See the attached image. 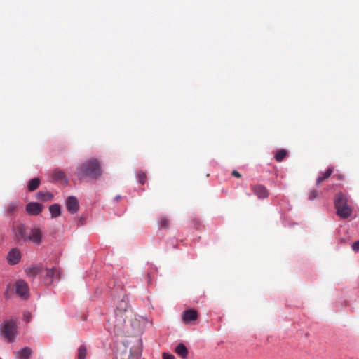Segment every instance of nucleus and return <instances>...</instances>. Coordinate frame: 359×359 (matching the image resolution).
Returning <instances> with one entry per match:
<instances>
[{
	"label": "nucleus",
	"mask_w": 359,
	"mask_h": 359,
	"mask_svg": "<svg viewBox=\"0 0 359 359\" xmlns=\"http://www.w3.org/2000/svg\"><path fill=\"white\" fill-rule=\"evenodd\" d=\"M126 318H128L127 311L118 309L115 311L114 316L108 320V330L116 335H129L130 330L125 327Z\"/></svg>",
	"instance_id": "f257e3e1"
},
{
	"label": "nucleus",
	"mask_w": 359,
	"mask_h": 359,
	"mask_svg": "<svg viewBox=\"0 0 359 359\" xmlns=\"http://www.w3.org/2000/svg\"><path fill=\"white\" fill-rule=\"evenodd\" d=\"M79 178L88 177L92 179H97L102 175L100 165L97 159L91 158L83 163L76 172Z\"/></svg>",
	"instance_id": "f03ea898"
},
{
	"label": "nucleus",
	"mask_w": 359,
	"mask_h": 359,
	"mask_svg": "<svg viewBox=\"0 0 359 359\" xmlns=\"http://www.w3.org/2000/svg\"><path fill=\"white\" fill-rule=\"evenodd\" d=\"M334 207L337 215L341 219H346L352 214V209L348 205V199L343 193H338L334 198Z\"/></svg>",
	"instance_id": "7ed1b4c3"
},
{
	"label": "nucleus",
	"mask_w": 359,
	"mask_h": 359,
	"mask_svg": "<svg viewBox=\"0 0 359 359\" xmlns=\"http://www.w3.org/2000/svg\"><path fill=\"white\" fill-rule=\"evenodd\" d=\"M16 330V323L13 320L5 322L1 327V334L8 342H11L15 339Z\"/></svg>",
	"instance_id": "20e7f679"
},
{
	"label": "nucleus",
	"mask_w": 359,
	"mask_h": 359,
	"mask_svg": "<svg viewBox=\"0 0 359 359\" xmlns=\"http://www.w3.org/2000/svg\"><path fill=\"white\" fill-rule=\"evenodd\" d=\"M13 232L15 238L18 243L27 241V229L25 225L21 224L15 225L13 226Z\"/></svg>",
	"instance_id": "39448f33"
},
{
	"label": "nucleus",
	"mask_w": 359,
	"mask_h": 359,
	"mask_svg": "<svg viewBox=\"0 0 359 359\" xmlns=\"http://www.w3.org/2000/svg\"><path fill=\"white\" fill-rule=\"evenodd\" d=\"M15 292L16 294L22 299H27L29 297V287L25 281L23 280H18L15 283Z\"/></svg>",
	"instance_id": "423d86ee"
},
{
	"label": "nucleus",
	"mask_w": 359,
	"mask_h": 359,
	"mask_svg": "<svg viewBox=\"0 0 359 359\" xmlns=\"http://www.w3.org/2000/svg\"><path fill=\"white\" fill-rule=\"evenodd\" d=\"M66 206L71 214H75L79 209V201L74 196H69L67 198Z\"/></svg>",
	"instance_id": "0eeeda50"
},
{
	"label": "nucleus",
	"mask_w": 359,
	"mask_h": 359,
	"mask_svg": "<svg viewBox=\"0 0 359 359\" xmlns=\"http://www.w3.org/2000/svg\"><path fill=\"white\" fill-rule=\"evenodd\" d=\"M198 318V313L195 309H188L183 312L182 315V320L184 323H189L191 321L196 320Z\"/></svg>",
	"instance_id": "6e6552de"
},
{
	"label": "nucleus",
	"mask_w": 359,
	"mask_h": 359,
	"mask_svg": "<svg viewBox=\"0 0 359 359\" xmlns=\"http://www.w3.org/2000/svg\"><path fill=\"white\" fill-rule=\"evenodd\" d=\"M21 259V254L18 249H12L7 255V261L11 265L18 264Z\"/></svg>",
	"instance_id": "1a4fd4ad"
},
{
	"label": "nucleus",
	"mask_w": 359,
	"mask_h": 359,
	"mask_svg": "<svg viewBox=\"0 0 359 359\" xmlns=\"http://www.w3.org/2000/svg\"><path fill=\"white\" fill-rule=\"evenodd\" d=\"M42 233L38 228L32 229L28 235L27 241H32L36 245H39L41 243Z\"/></svg>",
	"instance_id": "9d476101"
},
{
	"label": "nucleus",
	"mask_w": 359,
	"mask_h": 359,
	"mask_svg": "<svg viewBox=\"0 0 359 359\" xmlns=\"http://www.w3.org/2000/svg\"><path fill=\"white\" fill-rule=\"evenodd\" d=\"M251 189L253 193L260 199L266 198L268 197L269 194L268 191L265 187L258 184V185H251Z\"/></svg>",
	"instance_id": "9b49d317"
},
{
	"label": "nucleus",
	"mask_w": 359,
	"mask_h": 359,
	"mask_svg": "<svg viewBox=\"0 0 359 359\" xmlns=\"http://www.w3.org/2000/svg\"><path fill=\"white\" fill-rule=\"evenodd\" d=\"M43 209V205L38 203H29L26 206V210L29 215H39Z\"/></svg>",
	"instance_id": "f8f14e48"
},
{
	"label": "nucleus",
	"mask_w": 359,
	"mask_h": 359,
	"mask_svg": "<svg viewBox=\"0 0 359 359\" xmlns=\"http://www.w3.org/2000/svg\"><path fill=\"white\" fill-rule=\"evenodd\" d=\"M32 353V351L29 347H25L16 352L15 355L18 359H28Z\"/></svg>",
	"instance_id": "ddd939ff"
},
{
	"label": "nucleus",
	"mask_w": 359,
	"mask_h": 359,
	"mask_svg": "<svg viewBox=\"0 0 359 359\" xmlns=\"http://www.w3.org/2000/svg\"><path fill=\"white\" fill-rule=\"evenodd\" d=\"M52 177L53 180L57 182H67L65 172L59 169H56L53 172Z\"/></svg>",
	"instance_id": "4468645a"
},
{
	"label": "nucleus",
	"mask_w": 359,
	"mask_h": 359,
	"mask_svg": "<svg viewBox=\"0 0 359 359\" xmlns=\"http://www.w3.org/2000/svg\"><path fill=\"white\" fill-rule=\"evenodd\" d=\"M175 353L182 358L185 359L188 355V349L184 344L180 343L175 349Z\"/></svg>",
	"instance_id": "2eb2a0df"
},
{
	"label": "nucleus",
	"mask_w": 359,
	"mask_h": 359,
	"mask_svg": "<svg viewBox=\"0 0 359 359\" xmlns=\"http://www.w3.org/2000/svg\"><path fill=\"white\" fill-rule=\"evenodd\" d=\"M36 198L42 201H50L53 198V195L50 191H39L36 194Z\"/></svg>",
	"instance_id": "dca6fc26"
},
{
	"label": "nucleus",
	"mask_w": 359,
	"mask_h": 359,
	"mask_svg": "<svg viewBox=\"0 0 359 359\" xmlns=\"http://www.w3.org/2000/svg\"><path fill=\"white\" fill-rule=\"evenodd\" d=\"M60 276L58 269L56 267H53L50 269H47L46 278H49V282L51 283L54 278H57Z\"/></svg>",
	"instance_id": "f3484780"
},
{
	"label": "nucleus",
	"mask_w": 359,
	"mask_h": 359,
	"mask_svg": "<svg viewBox=\"0 0 359 359\" xmlns=\"http://www.w3.org/2000/svg\"><path fill=\"white\" fill-rule=\"evenodd\" d=\"M332 172H333V170H332V168H331L326 170V171L322 174V176H319L316 179V184L319 185L323 181L329 178L331 176Z\"/></svg>",
	"instance_id": "a211bd4d"
},
{
	"label": "nucleus",
	"mask_w": 359,
	"mask_h": 359,
	"mask_svg": "<svg viewBox=\"0 0 359 359\" xmlns=\"http://www.w3.org/2000/svg\"><path fill=\"white\" fill-rule=\"evenodd\" d=\"M40 185V180L39 178H34L29 181L27 189L29 191L36 190Z\"/></svg>",
	"instance_id": "6ab92c4d"
},
{
	"label": "nucleus",
	"mask_w": 359,
	"mask_h": 359,
	"mask_svg": "<svg viewBox=\"0 0 359 359\" xmlns=\"http://www.w3.org/2000/svg\"><path fill=\"white\" fill-rule=\"evenodd\" d=\"M52 217H57L60 215V206L58 204H53L49 207Z\"/></svg>",
	"instance_id": "aec40b11"
},
{
	"label": "nucleus",
	"mask_w": 359,
	"mask_h": 359,
	"mask_svg": "<svg viewBox=\"0 0 359 359\" xmlns=\"http://www.w3.org/2000/svg\"><path fill=\"white\" fill-rule=\"evenodd\" d=\"M41 269L39 266H31L25 269V272L29 276H34L41 271Z\"/></svg>",
	"instance_id": "412c9836"
},
{
	"label": "nucleus",
	"mask_w": 359,
	"mask_h": 359,
	"mask_svg": "<svg viewBox=\"0 0 359 359\" xmlns=\"http://www.w3.org/2000/svg\"><path fill=\"white\" fill-rule=\"evenodd\" d=\"M287 155V152L285 149H280L277 151L275 155V158L278 162H281Z\"/></svg>",
	"instance_id": "4be33fe9"
},
{
	"label": "nucleus",
	"mask_w": 359,
	"mask_h": 359,
	"mask_svg": "<svg viewBox=\"0 0 359 359\" xmlns=\"http://www.w3.org/2000/svg\"><path fill=\"white\" fill-rule=\"evenodd\" d=\"M87 354V348L85 345H81L78 348V359H85Z\"/></svg>",
	"instance_id": "5701e85b"
},
{
	"label": "nucleus",
	"mask_w": 359,
	"mask_h": 359,
	"mask_svg": "<svg viewBox=\"0 0 359 359\" xmlns=\"http://www.w3.org/2000/svg\"><path fill=\"white\" fill-rule=\"evenodd\" d=\"M169 219L165 217V216H162L161 217L160 219H159V225L161 228L163 229H168V226H169Z\"/></svg>",
	"instance_id": "b1692460"
},
{
	"label": "nucleus",
	"mask_w": 359,
	"mask_h": 359,
	"mask_svg": "<svg viewBox=\"0 0 359 359\" xmlns=\"http://www.w3.org/2000/svg\"><path fill=\"white\" fill-rule=\"evenodd\" d=\"M137 179H138V181L140 183H141L142 184H144L145 183L147 176H146V174L143 171H139L137 172Z\"/></svg>",
	"instance_id": "393cba45"
},
{
	"label": "nucleus",
	"mask_w": 359,
	"mask_h": 359,
	"mask_svg": "<svg viewBox=\"0 0 359 359\" xmlns=\"http://www.w3.org/2000/svg\"><path fill=\"white\" fill-rule=\"evenodd\" d=\"M17 204L15 203H11L7 205L6 211L8 214H12L16 209Z\"/></svg>",
	"instance_id": "a878e982"
},
{
	"label": "nucleus",
	"mask_w": 359,
	"mask_h": 359,
	"mask_svg": "<svg viewBox=\"0 0 359 359\" xmlns=\"http://www.w3.org/2000/svg\"><path fill=\"white\" fill-rule=\"evenodd\" d=\"M318 196V191L316 189L311 190L309 194V199L314 200Z\"/></svg>",
	"instance_id": "bb28decb"
},
{
	"label": "nucleus",
	"mask_w": 359,
	"mask_h": 359,
	"mask_svg": "<svg viewBox=\"0 0 359 359\" xmlns=\"http://www.w3.org/2000/svg\"><path fill=\"white\" fill-rule=\"evenodd\" d=\"M352 249L355 252H359V240L353 243Z\"/></svg>",
	"instance_id": "cd10ccee"
},
{
	"label": "nucleus",
	"mask_w": 359,
	"mask_h": 359,
	"mask_svg": "<svg viewBox=\"0 0 359 359\" xmlns=\"http://www.w3.org/2000/svg\"><path fill=\"white\" fill-rule=\"evenodd\" d=\"M163 359H175V356L172 354L164 353L163 354Z\"/></svg>",
	"instance_id": "c85d7f7f"
},
{
	"label": "nucleus",
	"mask_w": 359,
	"mask_h": 359,
	"mask_svg": "<svg viewBox=\"0 0 359 359\" xmlns=\"http://www.w3.org/2000/svg\"><path fill=\"white\" fill-rule=\"evenodd\" d=\"M334 177L338 180H343L344 179V175L342 174H337L334 175Z\"/></svg>",
	"instance_id": "c756f323"
},
{
	"label": "nucleus",
	"mask_w": 359,
	"mask_h": 359,
	"mask_svg": "<svg viewBox=\"0 0 359 359\" xmlns=\"http://www.w3.org/2000/svg\"><path fill=\"white\" fill-rule=\"evenodd\" d=\"M232 175L238 178L241 177V175L237 170H233L232 172Z\"/></svg>",
	"instance_id": "7c9ffc66"
},
{
	"label": "nucleus",
	"mask_w": 359,
	"mask_h": 359,
	"mask_svg": "<svg viewBox=\"0 0 359 359\" xmlns=\"http://www.w3.org/2000/svg\"><path fill=\"white\" fill-rule=\"evenodd\" d=\"M147 276H148V278H149V282L151 281V272H148V274H147Z\"/></svg>",
	"instance_id": "2f4dec72"
},
{
	"label": "nucleus",
	"mask_w": 359,
	"mask_h": 359,
	"mask_svg": "<svg viewBox=\"0 0 359 359\" xmlns=\"http://www.w3.org/2000/svg\"><path fill=\"white\" fill-rule=\"evenodd\" d=\"M120 198H121L120 196H117V197L116 198V199L118 201V200H119V199H120Z\"/></svg>",
	"instance_id": "473e14b6"
}]
</instances>
